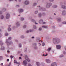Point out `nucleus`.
Here are the masks:
<instances>
[{"label": "nucleus", "instance_id": "obj_5", "mask_svg": "<svg viewBox=\"0 0 66 66\" xmlns=\"http://www.w3.org/2000/svg\"><path fill=\"white\" fill-rule=\"evenodd\" d=\"M56 47L58 49H61V46L59 45H56Z\"/></svg>", "mask_w": 66, "mask_h": 66}, {"label": "nucleus", "instance_id": "obj_25", "mask_svg": "<svg viewBox=\"0 0 66 66\" xmlns=\"http://www.w3.org/2000/svg\"><path fill=\"white\" fill-rule=\"evenodd\" d=\"M11 29L10 28H9L8 29V31H11Z\"/></svg>", "mask_w": 66, "mask_h": 66}, {"label": "nucleus", "instance_id": "obj_47", "mask_svg": "<svg viewBox=\"0 0 66 66\" xmlns=\"http://www.w3.org/2000/svg\"><path fill=\"white\" fill-rule=\"evenodd\" d=\"M27 50L26 49V50H25V51H24L25 52H27Z\"/></svg>", "mask_w": 66, "mask_h": 66}, {"label": "nucleus", "instance_id": "obj_4", "mask_svg": "<svg viewBox=\"0 0 66 66\" xmlns=\"http://www.w3.org/2000/svg\"><path fill=\"white\" fill-rule=\"evenodd\" d=\"M25 57L26 59H27V61L28 62H29L30 61V60H29V59L28 58V57H27V56L26 55L25 56Z\"/></svg>", "mask_w": 66, "mask_h": 66}, {"label": "nucleus", "instance_id": "obj_48", "mask_svg": "<svg viewBox=\"0 0 66 66\" xmlns=\"http://www.w3.org/2000/svg\"><path fill=\"white\" fill-rule=\"evenodd\" d=\"M2 56H0V59H2Z\"/></svg>", "mask_w": 66, "mask_h": 66}, {"label": "nucleus", "instance_id": "obj_57", "mask_svg": "<svg viewBox=\"0 0 66 66\" xmlns=\"http://www.w3.org/2000/svg\"><path fill=\"white\" fill-rule=\"evenodd\" d=\"M12 0H9V1H12Z\"/></svg>", "mask_w": 66, "mask_h": 66}, {"label": "nucleus", "instance_id": "obj_61", "mask_svg": "<svg viewBox=\"0 0 66 66\" xmlns=\"http://www.w3.org/2000/svg\"><path fill=\"white\" fill-rule=\"evenodd\" d=\"M39 44H40V45H41V44H40V43H39Z\"/></svg>", "mask_w": 66, "mask_h": 66}, {"label": "nucleus", "instance_id": "obj_28", "mask_svg": "<svg viewBox=\"0 0 66 66\" xmlns=\"http://www.w3.org/2000/svg\"><path fill=\"white\" fill-rule=\"evenodd\" d=\"M21 20H22V21L23 20H24V18H21Z\"/></svg>", "mask_w": 66, "mask_h": 66}, {"label": "nucleus", "instance_id": "obj_16", "mask_svg": "<svg viewBox=\"0 0 66 66\" xmlns=\"http://www.w3.org/2000/svg\"><path fill=\"white\" fill-rule=\"evenodd\" d=\"M1 49L2 50H4L5 49L4 47L3 46L1 48Z\"/></svg>", "mask_w": 66, "mask_h": 66}, {"label": "nucleus", "instance_id": "obj_49", "mask_svg": "<svg viewBox=\"0 0 66 66\" xmlns=\"http://www.w3.org/2000/svg\"><path fill=\"white\" fill-rule=\"evenodd\" d=\"M1 65H3V63H1Z\"/></svg>", "mask_w": 66, "mask_h": 66}, {"label": "nucleus", "instance_id": "obj_60", "mask_svg": "<svg viewBox=\"0 0 66 66\" xmlns=\"http://www.w3.org/2000/svg\"><path fill=\"white\" fill-rule=\"evenodd\" d=\"M0 31L1 32V30L0 29Z\"/></svg>", "mask_w": 66, "mask_h": 66}, {"label": "nucleus", "instance_id": "obj_2", "mask_svg": "<svg viewBox=\"0 0 66 66\" xmlns=\"http://www.w3.org/2000/svg\"><path fill=\"white\" fill-rule=\"evenodd\" d=\"M8 42V40H6V44H8V45H11V44H12L13 43L11 42H10V43H9Z\"/></svg>", "mask_w": 66, "mask_h": 66}, {"label": "nucleus", "instance_id": "obj_62", "mask_svg": "<svg viewBox=\"0 0 66 66\" xmlns=\"http://www.w3.org/2000/svg\"><path fill=\"white\" fill-rule=\"evenodd\" d=\"M38 7H40V6H38Z\"/></svg>", "mask_w": 66, "mask_h": 66}, {"label": "nucleus", "instance_id": "obj_21", "mask_svg": "<svg viewBox=\"0 0 66 66\" xmlns=\"http://www.w3.org/2000/svg\"><path fill=\"white\" fill-rule=\"evenodd\" d=\"M16 25L17 26H19V23H18V22H17L16 23Z\"/></svg>", "mask_w": 66, "mask_h": 66}, {"label": "nucleus", "instance_id": "obj_43", "mask_svg": "<svg viewBox=\"0 0 66 66\" xmlns=\"http://www.w3.org/2000/svg\"><path fill=\"white\" fill-rule=\"evenodd\" d=\"M19 58V60H20V59L21 60V57H20Z\"/></svg>", "mask_w": 66, "mask_h": 66}, {"label": "nucleus", "instance_id": "obj_14", "mask_svg": "<svg viewBox=\"0 0 66 66\" xmlns=\"http://www.w3.org/2000/svg\"><path fill=\"white\" fill-rule=\"evenodd\" d=\"M14 63H16V64H19V62H17V61H16L15 60H14Z\"/></svg>", "mask_w": 66, "mask_h": 66}, {"label": "nucleus", "instance_id": "obj_42", "mask_svg": "<svg viewBox=\"0 0 66 66\" xmlns=\"http://www.w3.org/2000/svg\"><path fill=\"white\" fill-rule=\"evenodd\" d=\"M46 7H47V8H49V6H48V5H47L46 6Z\"/></svg>", "mask_w": 66, "mask_h": 66}, {"label": "nucleus", "instance_id": "obj_24", "mask_svg": "<svg viewBox=\"0 0 66 66\" xmlns=\"http://www.w3.org/2000/svg\"><path fill=\"white\" fill-rule=\"evenodd\" d=\"M57 20L58 21L60 22L61 21V19H57Z\"/></svg>", "mask_w": 66, "mask_h": 66}, {"label": "nucleus", "instance_id": "obj_59", "mask_svg": "<svg viewBox=\"0 0 66 66\" xmlns=\"http://www.w3.org/2000/svg\"><path fill=\"white\" fill-rule=\"evenodd\" d=\"M19 6L18 5H16V6Z\"/></svg>", "mask_w": 66, "mask_h": 66}, {"label": "nucleus", "instance_id": "obj_23", "mask_svg": "<svg viewBox=\"0 0 66 66\" xmlns=\"http://www.w3.org/2000/svg\"><path fill=\"white\" fill-rule=\"evenodd\" d=\"M56 7H57V6L56 5H55L53 6V8H56Z\"/></svg>", "mask_w": 66, "mask_h": 66}, {"label": "nucleus", "instance_id": "obj_55", "mask_svg": "<svg viewBox=\"0 0 66 66\" xmlns=\"http://www.w3.org/2000/svg\"><path fill=\"white\" fill-rule=\"evenodd\" d=\"M9 27H11V25H9V26H8Z\"/></svg>", "mask_w": 66, "mask_h": 66}, {"label": "nucleus", "instance_id": "obj_20", "mask_svg": "<svg viewBox=\"0 0 66 66\" xmlns=\"http://www.w3.org/2000/svg\"><path fill=\"white\" fill-rule=\"evenodd\" d=\"M42 28H47V27H48V26H42Z\"/></svg>", "mask_w": 66, "mask_h": 66}, {"label": "nucleus", "instance_id": "obj_27", "mask_svg": "<svg viewBox=\"0 0 66 66\" xmlns=\"http://www.w3.org/2000/svg\"><path fill=\"white\" fill-rule=\"evenodd\" d=\"M5 36H7V35H9V34L7 33H6L5 34Z\"/></svg>", "mask_w": 66, "mask_h": 66}, {"label": "nucleus", "instance_id": "obj_45", "mask_svg": "<svg viewBox=\"0 0 66 66\" xmlns=\"http://www.w3.org/2000/svg\"><path fill=\"white\" fill-rule=\"evenodd\" d=\"M2 14V11H0V14Z\"/></svg>", "mask_w": 66, "mask_h": 66}, {"label": "nucleus", "instance_id": "obj_39", "mask_svg": "<svg viewBox=\"0 0 66 66\" xmlns=\"http://www.w3.org/2000/svg\"><path fill=\"white\" fill-rule=\"evenodd\" d=\"M39 31H41L42 30V28H39Z\"/></svg>", "mask_w": 66, "mask_h": 66}, {"label": "nucleus", "instance_id": "obj_12", "mask_svg": "<svg viewBox=\"0 0 66 66\" xmlns=\"http://www.w3.org/2000/svg\"><path fill=\"white\" fill-rule=\"evenodd\" d=\"M31 21L33 22H35V24H38L37 23H36V22H35V20H34L31 19Z\"/></svg>", "mask_w": 66, "mask_h": 66}, {"label": "nucleus", "instance_id": "obj_41", "mask_svg": "<svg viewBox=\"0 0 66 66\" xmlns=\"http://www.w3.org/2000/svg\"><path fill=\"white\" fill-rule=\"evenodd\" d=\"M49 1H51V2H52V1H53V0H49Z\"/></svg>", "mask_w": 66, "mask_h": 66}, {"label": "nucleus", "instance_id": "obj_8", "mask_svg": "<svg viewBox=\"0 0 66 66\" xmlns=\"http://www.w3.org/2000/svg\"><path fill=\"white\" fill-rule=\"evenodd\" d=\"M51 66H56V64L55 62L51 64Z\"/></svg>", "mask_w": 66, "mask_h": 66}, {"label": "nucleus", "instance_id": "obj_56", "mask_svg": "<svg viewBox=\"0 0 66 66\" xmlns=\"http://www.w3.org/2000/svg\"><path fill=\"white\" fill-rule=\"evenodd\" d=\"M20 0H19V2H20Z\"/></svg>", "mask_w": 66, "mask_h": 66}, {"label": "nucleus", "instance_id": "obj_9", "mask_svg": "<svg viewBox=\"0 0 66 66\" xmlns=\"http://www.w3.org/2000/svg\"><path fill=\"white\" fill-rule=\"evenodd\" d=\"M46 61L47 63H50L51 62V61L49 59H46Z\"/></svg>", "mask_w": 66, "mask_h": 66}, {"label": "nucleus", "instance_id": "obj_46", "mask_svg": "<svg viewBox=\"0 0 66 66\" xmlns=\"http://www.w3.org/2000/svg\"><path fill=\"white\" fill-rule=\"evenodd\" d=\"M9 61V59H7V61Z\"/></svg>", "mask_w": 66, "mask_h": 66}, {"label": "nucleus", "instance_id": "obj_31", "mask_svg": "<svg viewBox=\"0 0 66 66\" xmlns=\"http://www.w3.org/2000/svg\"><path fill=\"white\" fill-rule=\"evenodd\" d=\"M42 16V14L40 13H39V17H40Z\"/></svg>", "mask_w": 66, "mask_h": 66}, {"label": "nucleus", "instance_id": "obj_30", "mask_svg": "<svg viewBox=\"0 0 66 66\" xmlns=\"http://www.w3.org/2000/svg\"><path fill=\"white\" fill-rule=\"evenodd\" d=\"M63 55H61L60 56V57H63Z\"/></svg>", "mask_w": 66, "mask_h": 66}, {"label": "nucleus", "instance_id": "obj_13", "mask_svg": "<svg viewBox=\"0 0 66 66\" xmlns=\"http://www.w3.org/2000/svg\"><path fill=\"white\" fill-rule=\"evenodd\" d=\"M36 64L37 66H40V64H39V63L38 62H36Z\"/></svg>", "mask_w": 66, "mask_h": 66}, {"label": "nucleus", "instance_id": "obj_64", "mask_svg": "<svg viewBox=\"0 0 66 66\" xmlns=\"http://www.w3.org/2000/svg\"><path fill=\"white\" fill-rule=\"evenodd\" d=\"M8 66H10V64H9L8 65Z\"/></svg>", "mask_w": 66, "mask_h": 66}, {"label": "nucleus", "instance_id": "obj_50", "mask_svg": "<svg viewBox=\"0 0 66 66\" xmlns=\"http://www.w3.org/2000/svg\"><path fill=\"white\" fill-rule=\"evenodd\" d=\"M48 55V54H46V55H45V56H47Z\"/></svg>", "mask_w": 66, "mask_h": 66}, {"label": "nucleus", "instance_id": "obj_37", "mask_svg": "<svg viewBox=\"0 0 66 66\" xmlns=\"http://www.w3.org/2000/svg\"><path fill=\"white\" fill-rule=\"evenodd\" d=\"M19 47H21V45L20 44H19Z\"/></svg>", "mask_w": 66, "mask_h": 66}, {"label": "nucleus", "instance_id": "obj_34", "mask_svg": "<svg viewBox=\"0 0 66 66\" xmlns=\"http://www.w3.org/2000/svg\"><path fill=\"white\" fill-rule=\"evenodd\" d=\"M11 37H9V40H11Z\"/></svg>", "mask_w": 66, "mask_h": 66}, {"label": "nucleus", "instance_id": "obj_51", "mask_svg": "<svg viewBox=\"0 0 66 66\" xmlns=\"http://www.w3.org/2000/svg\"><path fill=\"white\" fill-rule=\"evenodd\" d=\"M7 52L8 53H9V52H10V51H8Z\"/></svg>", "mask_w": 66, "mask_h": 66}, {"label": "nucleus", "instance_id": "obj_17", "mask_svg": "<svg viewBox=\"0 0 66 66\" xmlns=\"http://www.w3.org/2000/svg\"><path fill=\"white\" fill-rule=\"evenodd\" d=\"M3 44L2 43V41H0V45H1V46H2Z\"/></svg>", "mask_w": 66, "mask_h": 66}, {"label": "nucleus", "instance_id": "obj_22", "mask_svg": "<svg viewBox=\"0 0 66 66\" xmlns=\"http://www.w3.org/2000/svg\"><path fill=\"white\" fill-rule=\"evenodd\" d=\"M31 31H32V30H30V31H29V30L27 31L26 32L28 33H29V32H31Z\"/></svg>", "mask_w": 66, "mask_h": 66}, {"label": "nucleus", "instance_id": "obj_3", "mask_svg": "<svg viewBox=\"0 0 66 66\" xmlns=\"http://www.w3.org/2000/svg\"><path fill=\"white\" fill-rule=\"evenodd\" d=\"M23 63L25 65H27L28 64V63H27V62L26 60H24L23 61Z\"/></svg>", "mask_w": 66, "mask_h": 66}, {"label": "nucleus", "instance_id": "obj_35", "mask_svg": "<svg viewBox=\"0 0 66 66\" xmlns=\"http://www.w3.org/2000/svg\"><path fill=\"white\" fill-rule=\"evenodd\" d=\"M26 27H27V26H24L23 27V28H26Z\"/></svg>", "mask_w": 66, "mask_h": 66}, {"label": "nucleus", "instance_id": "obj_44", "mask_svg": "<svg viewBox=\"0 0 66 66\" xmlns=\"http://www.w3.org/2000/svg\"><path fill=\"white\" fill-rule=\"evenodd\" d=\"M21 38H24V37L23 36H22L21 37Z\"/></svg>", "mask_w": 66, "mask_h": 66}, {"label": "nucleus", "instance_id": "obj_36", "mask_svg": "<svg viewBox=\"0 0 66 66\" xmlns=\"http://www.w3.org/2000/svg\"><path fill=\"white\" fill-rule=\"evenodd\" d=\"M37 13H38V11H35V14H37Z\"/></svg>", "mask_w": 66, "mask_h": 66}, {"label": "nucleus", "instance_id": "obj_38", "mask_svg": "<svg viewBox=\"0 0 66 66\" xmlns=\"http://www.w3.org/2000/svg\"><path fill=\"white\" fill-rule=\"evenodd\" d=\"M34 29H36V26H34Z\"/></svg>", "mask_w": 66, "mask_h": 66}, {"label": "nucleus", "instance_id": "obj_11", "mask_svg": "<svg viewBox=\"0 0 66 66\" xmlns=\"http://www.w3.org/2000/svg\"><path fill=\"white\" fill-rule=\"evenodd\" d=\"M19 13H20V12H23V10L22 9H20L19 10Z\"/></svg>", "mask_w": 66, "mask_h": 66}, {"label": "nucleus", "instance_id": "obj_10", "mask_svg": "<svg viewBox=\"0 0 66 66\" xmlns=\"http://www.w3.org/2000/svg\"><path fill=\"white\" fill-rule=\"evenodd\" d=\"M62 15H66V11H62Z\"/></svg>", "mask_w": 66, "mask_h": 66}, {"label": "nucleus", "instance_id": "obj_26", "mask_svg": "<svg viewBox=\"0 0 66 66\" xmlns=\"http://www.w3.org/2000/svg\"><path fill=\"white\" fill-rule=\"evenodd\" d=\"M3 18H4V16L3 15H2L1 17V19H3Z\"/></svg>", "mask_w": 66, "mask_h": 66}, {"label": "nucleus", "instance_id": "obj_63", "mask_svg": "<svg viewBox=\"0 0 66 66\" xmlns=\"http://www.w3.org/2000/svg\"><path fill=\"white\" fill-rule=\"evenodd\" d=\"M54 14L55 15H56V14H55V13H54Z\"/></svg>", "mask_w": 66, "mask_h": 66}, {"label": "nucleus", "instance_id": "obj_18", "mask_svg": "<svg viewBox=\"0 0 66 66\" xmlns=\"http://www.w3.org/2000/svg\"><path fill=\"white\" fill-rule=\"evenodd\" d=\"M51 49V48H49L47 50V51H50Z\"/></svg>", "mask_w": 66, "mask_h": 66}, {"label": "nucleus", "instance_id": "obj_53", "mask_svg": "<svg viewBox=\"0 0 66 66\" xmlns=\"http://www.w3.org/2000/svg\"><path fill=\"white\" fill-rule=\"evenodd\" d=\"M1 34H0V37H1Z\"/></svg>", "mask_w": 66, "mask_h": 66}, {"label": "nucleus", "instance_id": "obj_19", "mask_svg": "<svg viewBox=\"0 0 66 66\" xmlns=\"http://www.w3.org/2000/svg\"><path fill=\"white\" fill-rule=\"evenodd\" d=\"M43 22V20H39V23H42V22Z\"/></svg>", "mask_w": 66, "mask_h": 66}, {"label": "nucleus", "instance_id": "obj_33", "mask_svg": "<svg viewBox=\"0 0 66 66\" xmlns=\"http://www.w3.org/2000/svg\"><path fill=\"white\" fill-rule=\"evenodd\" d=\"M36 5V3H33V6H35V5Z\"/></svg>", "mask_w": 66, "mask_h": 66}, {"label": "nucleus", "instance_id": "obj_40", "mask_svg": "<svg viewBox=\"0 0 66 66\" xmlns=\"http://www.w3.org/2000/svg\"><path fill=\"white\" fill-rule=\"evenodd\" d=\"M29 66H32V65H31V64H30L29 63Z\"/></svg>", "mask_w": 66, "mask_h": 66}, {"label": "nucleus", "instance_id": "obj_15", "mask_svg": "<svg viewBox=\"0 0 66 66\" xmlns=\"http://www.w3.org/2000/svg\"><path fill=\"white\" fill-rule=\"evenodd\" d=\"M62 7L63 9H66V6L64 5L62 6Z\"/></svg>", "mask_w": 66, "mask_h": 66}, {"label": "nucleus", "instance_id": "obj_29", "mask_svg": "<svg viewBox=\"0 0 66 66\" xmlns=\"http://www.w3.org/2000/svg\"><path fill=\"white\" fill-rule=\"evenodd\" d=\"M45 43H43L42 44V46H45Z\"/></svg>", "mask_w": 66, "mask_h": 66}, {"label": "nucleus", "instance_id": "obj_7", "mask_svg": "<svg viewBox=\"0 0 66 66\" xmlns=\"http://www.w3.org/2000/svg\"><path fill=\"white\" fill-rule=\"evenodd\" d=\"M24 3L26 5H28L29 4V2L28 1H26Z\"/></svg>", "mask_w": 66, "mask_h": 66}, {"label": "nucleus", "instance_id": "obj_1", "mask_svg": "<svg viewBox=\"0 0 66 66\" xmlns=\"http://www.w3.org/2000/svg\"><path fill=\"white\" fill-rule=\"evenodd\" d=\"M60 39H58V38H55L54 39V40L53 41V42H54V43L55 44H58V43H59L60 42Z\"/></svg>", "mask_w": 66, "mask_h": 66}, {"label": "nucleus", "instance_id": "obj_6", "mask_svg": "<svg viewBox=\"0 0 66 66\" xmlns=\"http://www.w3.org/2000/svg\"><path fill=\"white\" fill-rule=\"evenodd\" d=\"M10 18V14L7 13L6 14V19H9V18Z\"/></svg>", "mask_w": 66, "mask_h": 66}, {"label": "nucleus", "instance_id": "obj_58", "mask_svg": "<svg viewBox=\"0 0 66 66\" xmlns=\"http://www.w3.org/2000/svg\"><path fill=\"white\" fill-rule=\"evenodd\" d=\"M22 54H21V56H22Z\"/></svg>", "mask_w": 66, "mask_h": 66}, {"label": "nucleus", "instance_id": "obj_32", "mask_svg": "<svg viewBox=\"0 0 66 66\" xmlns=\"http://www.w3.org/2000/svg\"><path fill=\"white\" fill-rule=\"evenodd\" d=\"M10 57H11V59H12V58H13V57H14V56H13L12 55H11V56H10Z\"/></svg>", "mask_w": 66, "mask_h": 66}, {"label": "nucleus", "instance_id": "obj_54", "mask_svg": "<svg viewBox=\"0 0 66 66\" xmlns=\"http://www.w3.org/2000/svg\"><path fill=\"white\" fill-rule=\"evenodd\" d=\"M43 24H45V22H43Z\"/></svg>", "mask_w": 66, "mask_h": 66}, {"label": "nucleus", "instance_id": "obj_52", "mask_svg": "<svg viewBox=\"0 0 66 66\" xmlns=\"http://www.w3.org/2000/svg\"><path fill=\"white\" fill-rule=\"evenodd\" d=\"M34 38V37H32V38Z\"/></svg>", "mask_w": 66, "mask_h": 66}]
</instances>
